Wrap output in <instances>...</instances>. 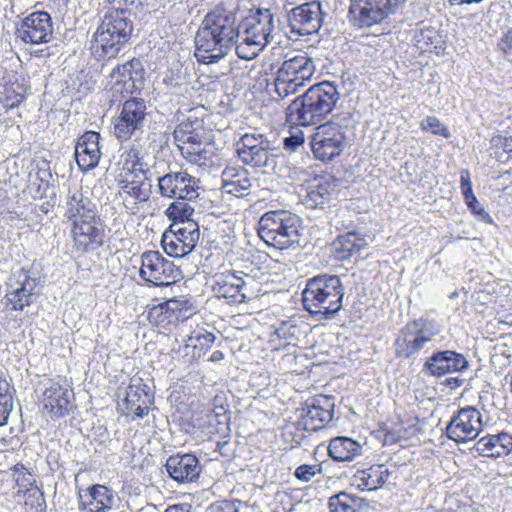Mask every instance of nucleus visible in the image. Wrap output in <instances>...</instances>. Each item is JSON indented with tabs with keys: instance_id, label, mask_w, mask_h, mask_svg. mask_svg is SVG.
Returning <instances> with one entry per match:
<instances>
[{
	"instance_id": "1",
	"label": "nucleus",
	"mask_w": 512,
	"mask_h": 512,
	"mask_svg": "<svg viewBox=\"0 0 512 512\" xmlns=\"http://www.w3.org/2000/svg\"><path fill=\"white\" fill-rule=\"evenodd\" d=\"M237 45V21L233 13L216 8L207 13L195 36V57L204 64L217 63Z\"/></svg>"
},
{
	"instance_id": "2",
	"label": "nucleus",
	"mask_w": 512,
	"mask_h": 512,
	"mask_svg": "<svg viewBox=\"0 0 512 512\" xmlns=\"http://www.w3.org/2000/svg\"><path fill=\"white\" fill-rule=\"evenodd\" d=\"M339 98L340 93L334 83H317L292 101L286 109V120L297 126L314 125L333 111Z\"/></svg>"
},
{
	"instance_id": "3",
	"label": "nucleus",
	"mask_w": 512,
	"mask_h": 512,
	"mask_svg": "<svg viewBox=\"0 0 512 512\" xmlns=\"http://www.w3.org/2000/svg\"><path fill=\"white\" fill-rule=\"evenodd\" d=\"M344 293L339 276L318 274L306 281L303 307L316 320L332 319L343 307Z\"/></svg>"
},
{
	"instance_id": "4",
	"label": "nucleus",
	"mask_w": 512,
	"mask_h": 512,
	"mask_svg": "<svg viewBox=\"0 0 512 512\" xmlns=\"http://www.w3.org/2000/svg\"><path fill=\"white\" fill-rule=\"evenodd\" d=\"M274 29V15L269 9H257L245 17L237 23V56L243 60L256 58L270 43Z\"/></svg>"
},
{
	"instance_id": "5",
	"label": "nucleus",
	"mask_w": 512,
	"mask_h": 512,
	"mask_svg": "<svg viewBox=\"0 0 512 512\" xmlns=\"http://www.w3.org/2000/svg\"><path fill=\"white\" fill-rule=\"evenodd\" d=\"M301 219L287 210L264 213L258 222V235L269 246L283 250L300 246Z\"/></svg>"
},
{
	"instance_id": "6",
	"label": "nucleus",
	"mask_w": 512,
	"mask_h": 512,
	"mask_svg": "<svg viewBox=\"0 0 512 512\" xmlns=\"http://www.w3.org/2000/svg\"><path fill=\"white\" fill-rule=\"evenodd\" d=\"M440 332L441 326L435 320L420 317L409 321L395 339L396 356L405 359L415 356Z\"/></svg>"
},
{
	"instance_id": "7",
	"label": "nucleus",
	"mask_w": 512,
	"mask_h": 512,
	"mask_svg": "<svg viewBox=\"0 0 512 512\" xmlns=\"http://www.w3.org/2000/svg\"><path fill=\"white\" fill-rule=\"evenodd\" d=\"M315 73V64L305 53L286 59L277 70L274 80L275 91L285 98L299 91Z\"/></svg>"
},
{
	"instance_id": "8",
	"label": "nucleus",
	"mask_w": 512,
	"mask_h": 512,
	"mask_svg": "<svg viewBox=\"0 0 512 512\" xmlns=\"http://www.w3.org/2000/svg\"><path fill=\"white\" fill-rule=\"evenodd\" d=\"M236 152L243 164L254 169L268 172L277 166L278 150L263 134H244L236 144Z\"/></svg>"
},
{
	"instance_id": "9",
	"label": "nucleus",
	"mask_w": 512,
	"mask_h": 512,
	"mask_svg": "<svg viewBox=\"0 0 512 512\" xmlns=\"http://www.w3.org/2000/svg\"><path fill=\"white\" fill-rule=\"evenodd\" d=\"M347 127L335 120L316 127L311 135L310 146L314 157L322 162H330L344 151Z\"/></svg>"
},
{
	"instance_id": "10",
	"label": "nucleus",
	"mask_w": 512,
	"mask_h": 512,
	"mask_svg": "<svg viewBox=\"0 0 512 512\" xmlns=\"http://www.w3.org/2000/svg\"><path fill=\"white\" fill-rule=\"evenodd\" d=\"M405 2L406 0H351L349 14L354 25L370 28L395 13Z\"/></svg>"
},
{
	"instance_id": "11",
	"label": "nucleus",
	"mask_w": 512,
	"mask_h": 512,
	"mask_svg": "<svg viewBox=\"0 0 512 512\" xmlns=\"http://www.w3.org/2000/svg\"><path fill=\"white\" fill-rule=\"evenodd\" d=\"M196 305L193 299L187 295L170 298L158 305L153 306L148 312L150 322L164 329L169 326H176L196 312Z\"/></svg>"
},
{
	"instance_id": "12",
	"label": "nucleus",
	"mask_w": 512,
	"mask_h": 512,
	"mask_svg": "<svg viewBox=\"0 0 512 512\" xmlns=\"http://www.w3.org/2000/svg\"><path fill=\"white\" fill-rule=\"evenodd\" d=\"M200 237L199 226L196 222L171 224L162 235L161 246L171 257L182 258L194 250Z\"/></svg>"
},
{
	"instance_id": "13",
	"label": "nucleus",
	"mask_w": 512,
	"mask_h": 512,
	"mask_svg": "<svg viewBox=\"0 0 512 512\" xmlns=\"http://www.w3.org/2000/svg\"><path fill=\"white\" fill-rule=\"evenodd\" d=\"M181 272L174 263L159 251H146L141 255L140 277L154 286H168L174 283Z\"/></svg>"
},
{
	"instance_id": "14",
	"label": "nucleus",
	"mask_w": 512,
	"mask_h": 512,
	"mask_svg": "<svg viewBox=\"0 0 512 512\" xmlns=\"http://www.w3.org/2000/svg\"><path fill=\"white\" fill-rule=\"evenodd\" d=\"M252 282L248 274L230 270L214 276L212 291L217 298L226 299L228 304H241L251 298L248 286Z\"/></svg>"
},
{
	"instance_id": "15",
	"label": "nucleus",
	"mask_w": 512,
	"mask_h": 512,
	"mask_svg": "<svg viewBox=\"0 0 512 512\" xmlns=\"http://www.w3.org/2000/svg\"><path fill=\"white\" fill-rule=\"evenodd\" d=\"M483 429L481 412L473 406L461 408L446 426L447 437L456 443L475 440Z\"/></svg>"
},
{
	"instance_id": "16",
	"label": "nucleus",
	"mask_w": 512,
	"mask_h": 512,
	"mask_svg": "<svg viewBox=\"0 0 512 512\" xmlns=\"http://www.w3.org/2000/svg\"><path fill=\"white\" fill-rule=\"evenodd\" d=\"M146 116L147 106L144 99L132 97L126 100L115 120L114 135L121 141L130 139L144 127Z\"/></svg>"
},
{
	"instance_id": "17",
	"label": "nucleus",
	"mask_w": 512,
	"mask_h": 512,
	"mask_svg": "<svg viewBox=\"0 0 512 512\" xmlns=\"http://www.w3.org/2000/svg\"><path fill=\"white\" fill-rule=\"evenodd\" d=\"M41 404L51 419H59L68 415L73 409L74 393L53 379L42 383Z\"/></svg>"
},
{
	"instance_id": "18",
	"label": "nucleus",
	"mask_w": 512,
	"mask_h": 512,
	"mask_svg": "<svg viewBox=\"0 0 512 512\" xmlns=\"http://www.w3.org/2000/svg\"><path fill=\"white\" fill-rule=\"evenodd\" d=\"M288 27L296 36H307L319 31L323 22L321 3L312 1L298 7H292L286 14Z\"/></svg>"
},
{
	"instance_id": "19",
	"label": "nucleus",
	"mask_w": 512,
	"mask_h": 512,
	"mask_svg": "<svg viewBox=\"0 0 512 512\" xmlns=\"http://www.w3.org/2000/svg\"><path fill=\"white\" fill-rule=\"evenodd\" d=\"M39 279L30 271L21 269L10 279L5 295L6 307L10 310H23L30 306L36 295Z\"/></svg>"
},
{
	"instance_id": "20",
	"label": "nucleus",
	"mask_w": 512,
	"mask_h": 512,
	"mask_svg": "<svg viewBox=\"0 0 512 512\" xmlns=\"http://www.w3.org/2000/svg\"><path fill=\"white\" fill-rule=\"evenodd\" d=\"M335 408V398L329 395H316L305 402L302 408L300 428L306 431H318L332 419Z\"/></svg>"
},
{
	"instance_id": "21",
	"label": "nucleus",
	"mask_w": 512,
	"mask_h": 512,
	"mask_svg": "<svg viewBox=\"0 0 512 512\" xmlns=\"http://www.w3.org/2000/svg\"><path fill=\"white\" fill-rule=\"evenodd\" d=\"M71 235L77 251L91 253L104 245L105 222L100 215L71 226Z\"/></svg>"
},
{
	"instance_id": "22",
	"label": "nucleus",
	"mask_w": 512,
	"mask_h": 512,
	"mask_svg": "<svg viewBox=\"0 0 512 512\" xmlns=\"http://www.w3.org/2000/svg\"><path fill=\"white\" fill-rule=\"evenodd\" d=\"M198 182L186 171H171L158 178V192L162 197L192 201L199 195Z\"/></svg>"
},
{
	"instance_id": "23",
	"label": "nucleus",
	"mask_w": 512,
	"mask_h": 512,
	"mask_svg": "<svg viewBox=\"0 0 512 512\" xmlns=\"http://www.w3.org/2000/svg\"><path fill=\"white\" fill-rule=\"evenodd\" d=\"M468 367L469 362L463 354L454 350H436L426 357L421 372L426 376L440 378L448 374L461 373Z\"/></svg>"
},
{
	"instance_id": "24",
	"label": "nucleus",
	"mask_w": 512,
	"mask_h": 512,
	"mask_svg": "<svg viewBox=\"0 0 512 512\" xmlns=\"http://www.w3.org/2000/svg\"><path fill=\"white\" fill-rule=\"evenodd\" d=\"M18 37L25 43H48L53 38V23L49 13L35 11L25 17L17 28Z\"/></svg>"
},
{
	"instance_id": "25",
	"label": "nucleus",
	"mask_w": 512,
	"mask_h": 512,
	"mask_svg": "<svg viewBox=\"0 0 512 512\" xmlns=\"http://www.w3.org/2000/svg\"><path fill=\"white\" fill-rule=\"evenodd\" d=\"M62 209L63 216L70 223V227L84 219L87 221L100 215L96 203L83 193L81 187L68 189Z\"/></svg>"
},
{
	"instance_id": "26",
	"label": "nucleus",
	"mask_w": 512,
	"mask_h": 512,
	"mask_svg": "<svg viewBox=\"0 0 512 512\" xmlns=\"http://www.w3.org/2000/svg\"><path fill=\"white\" fill-rule=\"evenodd\" d=\"M145 69L140 59L133 58L117 65L110 73L113 87L117 92L133 94L144 84Z\"/></svg>"
},
{
	"instance_id": "27",
	"label": "nucleus",
	"mask_w": 512,
	"mask_h": 512,
	"mask_svg": "<svg viewBox=\"0 0 512 512\" xmlns=\"http://www.w3.org/2000/svg\"><path fill=\"white\" fill-rule=\"evenodd\" d=\"M165 469L168 475L177 483L188 484L199 478L202 467L195 455L177 453L168 457Z\"/></svg>"
},
{
	"instance_id": "28",
	"label": "nucleus",
	"mask_w": 512,
	"mask_h": 512,
	"mask_svg": "<svg viewBox=\"0 0 512 512\" xmlns=\"http://www.w3.org/2000/svg\"><path fill=\"white\" fill-rule=\"evenodd\" d=\"M124 403L126 409L135 417L143 418L149 413L150 406L154 403V394L142 378L133 377L126 389Z\"/></svg>"
},
{
	"instance_id": "29",
	"label": "nucleus",
	"mask_w": 512,
	"mask_h": 512,
	"mask_svg": "<svg viewBox=\"0 0 512 512\" xmlns=\"http://www.w3.org/2000/svg\"><path fill=\"white\" fill-rule=\"evenodd\" d=\"M100 134L95 131H86L78 138L75 145V158L82 172L95 168L101 158L99 146Z\"/></svg>"
},
{
	"instance_id": "30",
	"label": "nucleus",
	"mask_w": 512,
	"mask_h": 512,
	"mask_svg": "<svg viewBox=\"0 0 512 512\" xmlns=\"http://www.w3.org/2000/svg\"><path fill=\"white\" fill-rule=\"evenodd\" d=\"M116 494L110 488L96 484L79 494L81 512H110L115 504Z\"/></svg>"
},
{
	"instance_id": "31",
	"label": "nucleus",
	"mask_w": 512,
	"mask_h": 512,
	"mask_svg": "<svg viewBox=\"0 0 512 512\" xmlns=\"http://www.w3.org/2000/svg\"><path fill=\"white\" fill-rule=\"evenodd\" d=\"M129 40L119 38L105 28L98 26L91 40L92 54L98 60H109L115 58L119 52L128 44Z\"/></svg>"
},
{
	"instance_id": "32",
	"label": "nucleus",
	"mask_w": 512,
	"mask_h": 512,
	"mask_svg": "<svg viewBox=\"0 0 512 512\" xmlns=\"http://www.w3.org/2000/svg\"><path fill=\"white\" fill-rule=\"evenodd\" d=\"M222 188L228 194L245 197L250 194L252 182L250 173L242 166H227L221 174Z\"/></svg>"
},
{
	"instance_id": "33",
	"label": "nucleus",
	"mask_w": 512,
	"mask_h": 512,
	"mask_svg": "<svg viewBox=\"0 0 512 512\" xmlns=\"http://www.w3.org/2000/svg\"><path fill=\"white\" fill-rule=\"evenodd\" d=\"M328 455L336 462H351L363 453L362 445L347 436H337L329 441Z\"/></svg>"
},
{
	"instance_id": "34",
	"label": "nucleus",
	"mask_w": 512,
	"mask_h": 512,
	"mask_svg": "<svg viewBox=\"0 0 512 512\" xmlns=\"http://www.w3.org/2000/svg\"><path fill=\"white\" fill-rule=\"evenodd\" d=\"M102 30L105 28L111 33H115L119 38L130 40L133 23L130 19L129 13L124 9H111L107 11L99 24Z\"/></svg>"
},
{
	"instance_id": "35",
	"label": "nucleus",
	"mask_w": 512,
	"mask_h": 512,
	"mask_svg": "<svg viewBox=\"0 0 512 512\" xmlns=\"http://www.w3.org/2000/svg\"><path fill=\"white\" fill-rule=\"evenodd\" d=\"M368 243L364 237L356 232H347L340 235L332 244L334 257L339 261L350 259L354 254L365 249Z\"/></svg>"
},
{
	"instance_id": "36",
	"label": "nucleus",
	"mask_w": 512,
	"mask_h": 512,
	"mask_svg": "<svg viewBox=\"0 0 512 512\" xmlns=\"http://www.w3.org/2000/svg\"><path fill=\"white\" fill-rule=\"evenodd\" d=\"M121 189L124 193L134 199V203H144L149 200L151 195V182L149 181L148 173L140 176H126L121 180Z\"/></svg>"
},
{
	"instance_id": "37",
	"label": "nucleus",
	"mask_w": 512,
	"mask_h": 512,
	"mask_svg": "<svg viewBox=\"0 0 512 512\" xmlns=\"http://www.w3.org/2000/svg\"><path fill=\"white\" fill-rule=\"evenodd\" d=\"M339 181L331 175H324L316 180L308 192V200L314 207L323 206L337 190Z\"/></svg>"
},
{
	"instance_id": "38",
	"label": "nucleus",
	"mask_w": 512,
	"mask_h": 512,
	"mask_svg": "<svg viewBox=\"0 0 512 512\" xmlns=\"http://www.w3.org/2000/svg\"><path fill=\"white\" fill-rule=\"evenodd\" d=\"M196 126H200L198 121L187 119L182 121L173 132V137L177 146L179 145H197L201 143L202 135Z\"/></svg>"
},
{
	"instance_id": "39",
	"label": "nucleus",
	"mask_w": 512,
	"mask_h": 512,
	"mask_svg": "<svg viewBox=\"0 0 512 512\" xmlns=\"http://www.w3.org/2000/svg\"><path fill=\"white\" fill-rule=\"evenodd\" d=\"M123 171L127 172V176H140L149 173V165L145 161L144 155H140L138 148L132 147L125 153Z\"/></svg>"
},
{
	"instance_id": "40",
	"label": "nucleus",
	"mask_w": 512,
	"mask_h": 512,
	"mask_svg": "<svg viewBox=\"0 0 512 512\" xmlns=\"http://www.w3.org/2000/svg\"><path fill=\"white\" fill-rule=\"evenodd\" d=\"M189 202L188 200L176 199L168 206L165 214L172 221V224L179 223L183 226L185 222H194L191 220L194 207Z\"/></svg>"
},
{
	"instance_id": "41",
	"label": "nucleus",
	"mask_w": 512,
	"mask_h": 512,
	"mask_svg": "<svg viewBox=\"0 0 512 512\" xmlns=\"http://www.w3.org/2000/svg\"><path fill=\"white\" fill-rule=\"evenodd\" d=\"M10 473L18 487V490L15 493L16 496H22V493L28 491L30 488L37 487L35 485V476L23 464L18 463L11 467Z\"/></svg>"
},
{
	"instance_id": "42",
	"label": "nucleus",
	"mask_w": 512,
	"mask_h": 512,
	"mask_svg": "<svg viewBox=\"0 0 512 512\" xmlns=\"http://www.w3.org/2000/svg\"><path fill=\"white\" fill-rule=\"evenodd\" d=\"M361 500L345 492L330 497L329 512H358Z\"/></svg>"
},
{
	"instance_id": "43",
	"label": "nucleus",
	"mask_w": 512,
	"mask_h": 512,
	"mask_svg": "<svg viewBox=\"0 0 512 512\" xmlns=\"http://www.w3.org/2000/svg\"><path fill=\"white\" fill-rule=\"evenodd\" d=\"M213 421L219 426L217 432L225 433L230 430L229 406L224 402V399L219 396L214 398V408L209 415V422L212 423Z\"/></svg>"
},
{
	"instance_id": "44",
	"label": "nucleus",
	"mask_w": 512,
	"mask_h": 512,
	"mask_svg": "<svg viewBox=\"0 0 512 512\" xmlns=\"http://www.w3.org/2000/svg\"><path fill=\"white\" fill-rule=\"evenodd\" d=\"M181 155L190 163L197 166H207L210 161V154L201 143L197 145H179Z\"/></svg>"
},
{
	"instance_id": "45",
	"label": "nucleus",
	"mask_w": 512,
	"mask_h": 512,
	"mask_svg": "<svg viewBox=\"0 0 512 512\" xmlns=\"http://www.w3.org/2000/svg\"><path fill=\"white\" fill-rule=\"evenodd\" d=\"M215 339L216 337L212 332L197 329L190 334L184 348L193 347V349L207 350L213 345Z\"/></svg>"
},
{
	"instance_id": "46",
	"label": "nucleus",
	"mask_w": 512,
	"mask_h": 512,
	"mask_svg": "<svg viewBox=\"0 0 512 512\" xmlns=\"http://www.w3.org/2000/svg\"><path fill=\"white\" fill-rule=\"evenodd\" d=\"M26 88L19 83H11L4 88L3 105L6 109L19 106L25 99Z\"/></svg>"
},
{
	"instance_id": "47",
	"label": "nucleus",
	"mask_w": 512,
	"mask_h": 512,
	"mask_svg": "<svg viewBox=\"0 0 512 512\" xmlns=\"http://www.w3.org/2000/svg\"><path fill=\"white\" fill-rule=\"evenodd\" d=\"M26 496L25 509L26 512H44L46 509V501L44 493L38 487H32L28 491L22 493Z\"/></svg>"
},
{
	"instance_id": "48",
	"label": "nucleus",
	"mask_w": 512,
	"mask_h": 512,
	"mask_svg": "<svg viewBox=\"0 0 512 512\" xmlns=\"http://www.w3.org/2000/svg\"><path fill=\"white\" fill-rule=\"evenodd\" d=\"M299 333L300 327L298 326L297 321L290 318L288 320L281 321L275 327L274 335L280 340L291 343V341L297 339Z\"/></svg>"
},
{
	"instance_id": "49",
	"label": "nucleus",
	"mask_w": 512,
	"mask_h": 512,
	"mask_svg": "<svg viewBox=\"0 0 512 512\" xmlns=\"http://www.w3.org/2000/svg\"><path fill=\"white\" fill-rule=\"evenodd\" d=\"M376 479L374 466H371L368 469L357 471L353 476V483L361 490H375L379 487Z\"/></svg>"
},
{
	"instance_id": "50",
	"label": "nucleus",
	"mask_w": 512,
	"mask_h": 512,
	"mask_svg": "<svg viewBox=\"0 0 512 512\" xmlns=\"http://www.w3.org/2000/svg\"><path fill=\"white\" fill-rule=\"evenodd\" d=\"M494 457H503L512 451V435L507 432H501L492 435Z\"/></svg>"
},
{
	"instance_id": "51",
	"label": "nucleus",
	"mask_w": 512,
	"mask_h": 512,
	"mask_svg": "<svg viewBox=\"0 0 512 512\" xmlns=\"http://www.w3.org/2000/svg\"><path fill=\"white\" fill-rule=\"evenodd\" d=\"M420 127L424 131H429L434 135H439L446 139L451 137L448 127L435 116H428L423 119L420 123Z\"/></svg>"
},
{
	"instance_id": "52",
	"label": "nucleus",
	"mask_w": 512,
	"mask_h": 512,
	"mask_svg": "<svg viewBox=\"0 0 512 512\" xmlns=\"http://www.w3.org/2000/svg\"><path fill=\"white\" fill-rule=\"evenodd\" d=\"M319 472V465L303 464L296 468L294 475L298 480L308 482Z\"/></svg>"
},
{
	"instance_id": "53",
	"label": "nucleus",
	"mask_w": 512,
	"mask_h": 512,
	"mask_svg": "<svg viewBox=\"0 0 512 512\" xmlns=\"http://www.w3.org/2000/svg\"><path fill=\"white\" fill-rule=\"evenodd\" d=\"M475 451L482 456L494 457V449H493V437L492 435H486L479 439L475 446Z\"/></svg>"
},
{
	"instance_id": "54",
	"label": "nucleus",
	"mask_w": 512,
	"mask_h": 512,
	"mask_svg": "<svg viewBox=\"0 0 512 512\" xmlns=\"http://www.w3.org/2000/svg\"><path fill=\"white\" fill-rule=\"evenodd\" d=\"M407 435L406 431L403 430L401 425H396L395 427L388 429L384 435V444L392 445L394 443L400 442L402 440H406Z\"/></svg>"
},
{
	"instance_id": "55",
	"label": "nucleus",
	"mask_w": 512,
	"mask_h": 512,
	"mask_svg": "<svg viewBox=\"0 0 512 512\" xmlns=\"http://www.w3.org/2000/svg\"><path fill=\"white\" fill-rule=\"evenodd\" d=\"M470 211L481 221L485 223H492L493 220L488 212L484 209V207L479 203L477 198L474 200H468L465 202Z\"/></svg>"
},
{
	"instance_id": "56",
	"label": "nucleus",
	"mask_w": 512,
	"mask_h": 512,
	"mask_svg": "<svg viewBox=\"0 0 512 512\" xmlns=\"http://www.w3.org/2000/svg\"><path fill=\"white\" fill-rule=\"evenodd\" d=\"M460 186L464 201L474 200L476 197L472 190V182L468 170H462L460 174Z\"/></svg>"
},
{
	"instance_id": "57",
	"label": "nucleus",
	"mask_w": 512,
	"mask_h": 512,
	"mask_svg": "<svg viewBox=\"0 0 512 512\" xmlns=\"http://www.w3.org/2000/svg\"><path fill=\"white\" fill-rule=\"evenodd\" d=\"M206 512H238V507L235 502L226 500L211 504Z\"/></svg>"
},
{
	"instance_id": "58",
	"label": "nucleus",
	"mask_w": 512,
	"mask_h": 512,
	"mask_svg": "<svg viewBox=\"0 0 512 512\" xmlns=\"http://www.w3.org/2000/svg\"><path fill=\"white\" fill-rule=\"evenodd\" d=\"M304 137L302 134H294L284 139V149L287 151H295L299 146L303 145Z\"/></svg>"
},
{
	"instance_id": "59",
	"label": "nucleus",
	"mask_w": 512,
	"mask_h": 512,
	"mask_svg": "<svg viewBox=\"0 0 512 512\" xmlns=\"http://www.w3.org/2000/svg\"><path fill=\"white\" fill-rule=\"evenodd\" d=\"M13 409V400H0V426L7 423L8 417Z\"/></svg>"
},
{
	"instance_id": "60",
	"label": "nucleus",
	"mask_w": 512,
	"mask_h": 512,
	"mask_svg": "<svg viewBox=\"0 0 512 512\" xmlns=\"http://www.w3.org/2000/svg\"><path fill=\"white\" fill-rule=\"evenodd\" d=\"M492 144L496 147H501L504 152H512V137L495 136L491 140Z\"/></svg>"
},
{
	"instance_id": "61",
	"label": "nucleus",
	"mask_w": 512,
	"mask_h": 512,
	"mask_svg": "<svg viewBox=\"0 0 512 512\" xmlns=\"http://www.w3.org/2000/svg\"><path fill=\"white\" fill-rule=\"evenodd\" d=\"M499 49L504 54L512 53V30H508L498 43Z\"/></svg>"
},
{
	"instance_id": "62",
	"label": "nucleus",
	"mask_w": 512,
	"mask_h": 512,
	"mask_svg": "<svg viewBox=\"0 0 512 512\" xmlns=\"http://www.w3.org/2000/svg\"><path fill=\"white\" fill-rule=\"evenodd\" d=\"M12 391L9 382L0 376V400H13Z\"/></svg>"
},
{
	"instance_id": "63",
	"label": "nucleus",
	"mask_w": 512,
	"mask_h": 512,
	"mask_svg": "<svg viewBox=\"0 0 512 512\" xmlns=\"http://www.w3.org/2000/svg\"><path fill=\"white\" fill-rule=\"evenodd\" d=\"M182 77L179 74L170 72L165 75L163 82L166 86L171 88L180 87L182 85Z\"/></svg>"
},
{
	"instance_id": "64",
	"label": "nucleus",
	"mask_w": 512,
	"mask_h": 512,
	"mask_svg": "<svg viewBox=\"0 0 512 512\" xmlns=\"http://www.w3.org/2000/svg\"><path fill=\"white\" fill-rule=\"evenodd\" d=\"M374 470H375V473L377 474L376 481L378 483V486H381L382 484H384L387 481L390 472L383 465L374 466Z\"/></svg>"
}]
</instances>
